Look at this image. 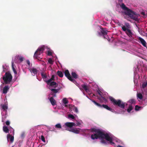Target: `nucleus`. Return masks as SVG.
Returning <instances> with one entry per match:
<instances>
[{
	"label": "nucleus",
	"mask_w": 147,
	"mask_h": 147,
	"mask_svg": "<svg viewBox=\"0 0 147 147\" xmlns=\"http://www.w3.org/2000/svg\"><path fill=\"white\" fill-rule=\"evenodd\" d=\"M57 75L60 77L62 78L63 75L62 72L60 71H58L57 73Z\"/></svg>",
	"instance_id": "nucleus-27"
},
{
	"label": "nucleus",
	"mask_w": 147,
	"mask_h": 147,
	"mask_svg": "<svg viewBox=\"0 0 147 147\" xmlns=\"http://www.w3.org/2000/svg\"><path fill=\"white\" fill-rule=\"evenodd\" d=\"M1 109L3 110V111H6L8 108V104L5 103L4 104H1L0 105Z\"/></svg>",
	"instance_id": "nucleus-12"
},
{
	"label": "nucleus",
	"mask_w": 147,
	"mask_h": 147,
	"mask_svg": "<svg viewBox=\"0 0 147 147\" xmlns=\"http://www.w3.org/2000/svg\"><path fill=\"white\" fill-rule=\"evenodd\" d=\"M5 123L7 125H9L10 124V122L8 120L5 122Z\"/></svg>",
	"instance_id": "nucleus-45"
},
{
	"label": "nucleus",
	"mask_w": 147,
	"mask_h": 147,
	"mask_svg": "<svg viewBox=\"0 0 147 147\" xmlns=\"http://www.w3.org/2000/svg\"><path fill=\"white\" fill-rule=\"evenodd\" d=\"M137 97L140 99H142L143 98V96L142 94L139 93L137 94Z\"/></svg>",
	"instance_id": "nucleus-32"
},
{
	"label": "nucleus",
	"mask_w": 147,
	"mask_h": 147,
	"mask_svg": "<svg viewBox=\"0 0 147 147\" xmlns=\"http://www.w3.org/2000/svg\"><path fill=\"white\" fill-rule=\"evenodd\" d=\"M9 89V87L8 86H5L3 89V93L4 94H6Z\"/></svg>",
	"instance_id": "nucleus-19"
},
{
	"label": "nucleus",
	"mask_w": 147,
	"mask_h": 147,
	"mask_svg": "<svg viewBox=\"0 0 147 147\" xmlns=\"http://www.w3.org/2000/svg\"><path fill=\"white\" fill-rule=\"evenodd\" d=\"M82 87L86 92H87L88 90V87L86 85H83L82 86Z\"/></svg>",
	"instance_id": "nucleus-30"
},
{
	"label": "nucleus",
	"mask_w": 147,
	"mask_h": 147,
	"mask_svg": "<svg viewBox=\"0 0 147 147\" xmlns=\"http://www.w3.org/2000/svg\"><path fill=\"white\" fill-rule=\"evenodd\" d=\"M77 125L78 126L80 125V123L78 122L77 123Z\"/></svg>",
	"instance_id": "nucleus-53"
},
{
	"label": "nucleus",
	"mask_w": 147,
	"mask_h": 147,
	"mask_svg": "<svg viewBox=\"0 0 147 147\" xmlns=\"http://www.w3.org/2000/svg\"><path fill=\"white\" fill-rule=\"evenodd\" d=\"M48 62L51 64H53V61L51 58H49L48 60Z\"/></svg>",
	"instance_id": "nucleus-38"
},
{
	"label": "nucleus",
	"mask_w": 147,
	"mask_h": 147,
	"mask_svg": "<svg viewBox=\"0 0 147 147\" xmlns=\"http://www.w3.org/2000/svg\"><path fill=\"white\" fill-rule=\"evenodd\" d=\"M128 102L131 104L130 105L132 104H136V100L134 98H131L128 101Z\"/></svg>",
	"instance_id": "nucleus-22"
},
{
	"label": "nucleus",
	"mask_w": 147,
	"mask_h": 147,
	"mask_svg": "<svg viewBox=\"0 0 147 147\" xmlns=\"http://www.w3.org/2000/svg\"><path fill=\"white\" fill-rule=\"evenodd\" d=\"M52 52L50 51H48V55L49 56H51L52 55Z\"/></svg>",
	"instance_id": "nucleus-43"
},
{
	"label": "nucleus",
	"mask_w": 147,
	"mask_h": 147,
	"mask_svg": "<svg viewBox=\"0 0 147 147\" xmlns=\"http://www.w3.org/2000/svg\"><path fill=\"white\" fill-rule=\"evenodd\" d=\"M68 116L69 118H70L72 119H74L75 118L74 116L71 114L69 115Z\"/></svg>",
	"instance_id": "nucleus-36"
},
{
	"label": "nucleus",
	"mask_w": 147,
	"mask_h": 147,
	"mask_svg": "<svg viewBox=\"0 0 147 147\" xmlns=\"http://www.w3.org/2000/svg\"><path fill=\"white\" fill-rule=\"evenodd\" d=\"M140 107H139L138 105H136L135 106V109L136 111H138Z\"/></svg>",
	"instance_id": "nucleus-39"
},
{
	"label": "nucleus",
	"mask_w": 147,
	"mask_h": 147,
	"mask_svg": "<svg viewBox=\"0 0 147 147\" xmlns=\"http://www.w3.org/2000/svg\"><path fill=\"white\" fill-rule=\"evenodd\" d=\"M98 35L100 36H101L102 35V34L101 33V32H98Z\"/></svg>",
	"instance_id": "nucleus-51"
},
{
	"label": "nucleus",
	"mask_w": 147,
	"mask_h": 147,
	"mask_svg": "<svg viewBox=\"0 0 147 147\" xmlns=\"http://www.w3.org/2000/svg\"><path fill=\"white\" fill-rule=\"evenodd\" d=\"M97 92L98 94L101 96V97L99 98H98V99L100 100H101L102 99L104 100H106L105 97L102 96L103 93L100 90H97Z\"/></svg>",
	"instance_id": "nucleus-17"
},
{
	"label": "nucleus",
	"mask_w": 147,
	"mask_h": 147,
	"mask_svg": "<svg viewBox=\"0 0 147 147\" xmlns=\"http://www.w3.org/2000/svg\"><path fill=\"white\" fill-rule=\"evenodd\" d=\"M6 118V117L5 116L4 117H2V122H4L5 121Z\"/></svg>",
	"instance_id": "nucleus-46"
},
{
	"label": "nucleus",
	"mask_w": 147,
	"mask_h": 147,
	"mask_svg": "<svg viewBox=\"0 0 147 147\" xmlns=\"http://www.w3.org/2000/svg\"><path fill=\"white\" fill-rule=\"evenodd\" d=\"M54 77L55 76L54 75L52 76L51 78L46 82L47 84L49 85L50 83L51 82L52 80H54Z\"/></svg>",
	"instance_id": "nucleus-24"
},
{
	"label": "nucleus",
	"mask_w": 147,
	"mask_h": 147,
	"mask_svg": "<svg viewBox=\"0 0 147 147\" xmlns=\"http://www.w3.org/2000/svg\"><path fill=\"white\" fill-rule=\"evenodd\" d=\"M65 76L69 79L71 78V77L68 70H66L64 72Z\"/></svg>",
	"instance_id": "nucleus-14"
},
{
	"label": "nucleus",
	"mask_w": 147,
	"mask_h": 147,
	"mask_svg": "<svg viewBox=\"0 0 147 147\" xmlns=\"http://www.w3.org/2000/svg\"><path fill=\"white\" fill-rule=\"evenodd\" d=\"M122 28L123 30L125 32L127 30L129 29L127 28L125 26L123 25V26L122 27Z\"/></svg>",
	"instance_id": "nucleus-34"
},
{
	"label": "nucleus",
	"mask_w": 147,
	"mask_h": 147,
	"mask_svg": "<svg viewBox=\"0 0 147 147\" xmlns=\"http://www.w3.org/2000/svg\"><path fill=\"white\" fill-rule=\"evenodd\" d=\"M11 129H12V131L13 133V135H14V129L11 127H10V128L8 129V127L7 126H5V125L3 127V131L5 133H9V130H11ZM12 131L11 130V131Z\"/></svg>",
	"instance_id": "nucleus-7"
},
{
	"label": "nucleus",
	"mask_w": 147,
	"mask_h": 147,
	"mask_svg": "<svg viewBox=\"0 0 147 147\" xmlns=\"http://www.w3.org/2000/svg\"><path fill=\"white\" fill-rule=\"evenodd\" d=\"M75 123L74 122H66L65 124V128L66 129V128H68V127H69L71 128L73 126H75Z\"/></svg>",
	"instance_id": "nucleus-11"
},
{
	"label": "nucleus",
	"mask_w": 147,
	"mask_h": 147,
	"mask_svg": "<svg viewBox=\"0 0 147 147\" xmlns=\"http://www.w3.org/2000/svg\"><path fill=\"white\" fill-rule=\"evenodd\" d=\"M91 131L95 132L96 134H92L91 138L92 140L97 139L98 138H103V136H104L105 140L108 141H109L111 145L115 146V144L113 142L112 137L110 136L107 133L105 134L103 131L100 129H96L95 128H92L90 129Z\"/></svg>",
	"instance_id": "nucleus-1"
},
{
	"label": "nucleus",
	"mask_w": 147,
	"mask_h": 147,
	"mask_svg": "<svg viewBox=\"0 0 147 147\" xmlns=\"http://www.w3.org/2000/svg\"><path fill=\"white\" fill-rule=\"evenodd\" d=\"M133 109V107L131 105H129V106L128 108L127 109V112L129 113Z\"/></svg>",
	"instance_id": "nucleus-25"
},
{
	"label": "nucleus",
	"mask_w": 147,
	"mask_h": 147,
	"mask_svg": "<svg viewBox=\"0 0 147 147\" xmlns=\"http://www.w3.org/2000/svg\"><path fill=\"white\" fill-rule=\"evenodd\" d=\"M51 90L53 92V93H56L60 89H56L54 88L51 89Z\"/></svg>",
	"instance_id": "nucleus-28"
},
{
	"label": "nucleus",
	"mask_w": 147,
	"mask_h": 147,
	"mask_svg": "<svg viewBox=\"0 0 147 147\" xmlns=\"http://www.w3.org/2000/svg\"><path fill=\"white\" fill-rule=\"evenodd\" d=\"M7 138L8 140L10 139L11 142H13L14 138L13 136H12L10 134H7Z\"/></svg>",
	"instance_id": "nucleus-20"
},
{
	"label": "nucleus",
	"mask_w": 147,
	"mask_h": 147,
	"mask_svg": "<svg viewBox=\"0 0 147 147\" xmlns=\"http://www.w3.org/2000/svg\"><path fill=\"white\" fill-rule=\"evenodd\" d=\"M71 76L73 78L76 79L78 78V76L74 72H72L71 73Z\"/></svg>",
	"instance_id": "nucleus-23"
},
{
	"label": "nucleus",
	"mask_w": 147,
	"mask_h": 147,
	"mask_svg": "<svg viewBox=\"0 0 147 147\" xmlns=\"http://www.w3.org/2000/svg\"><path fill=\"white\" fill-rule=\"evenodd\" d=\"M125 33L130 38L132 37L133 36V34L129 29L127 30L126 31Z\"/></svg>",
	"instance_id": "nucleus-13"
},
{
	"label": "nucleus",
	"mask_w": 147,
	"mask_h": 147,
	"mask_svg": "<svg viewBox=\"0 0 147 147\" xmlns=\"http://www.w3.org/2000/svg\"><path fill=\"white\" fill-rule=\"evenodd\" d=\"M63 103L65 104H66L68 103V101L66 98H64L63 100Z\"/></svg>",
	"instance_id": "nucleus-37"
},
{
	"label": "nucleus",
	"mask_w": 147,
	"mask_h": 147,
	"mask_svg": "<svg viewBox=\"0 0 147 147\" xmlns=\"http://www.w3.org/2000/svg\"><path fill=\"white\" fill-rule=\"evenodd\" d=\"M11 63H12V69L13 70V71L15 74H17V72L14 67V62H13V61H12Z\"/></svg>",
	"instance_id": "nucleus-26"
},
{
	"label": "nucleus",
	"mask_w": 147,
	"mask_h": 147,
	"mask_svg": "<svg viewBox=\"0 0 147 147\" xmlns=\"http://www.w3.org/2000/svg\"><path fill=\"white\" fill-rule=\"evenodd\" d=\"M31 69L32 72L34 74H36L37 73V70L36 68H32Z\"/></svg>",
	"instance_id": "nucleus-29"
},
{
	"label": "nucleus",
	"mask_w": 147,
	"mask_h": 147,
	"mask_svg": "<svg viewBox=\"0 0 147 147\" xmlns=\"http://www.w3.org/2000/svg\"><path fill=\"white\" fill-rule=\"evenodd\" d=\"M80 129L76 128H72L70 129L66 128V130L72 132L76 134H78L80 132Z\"/></svg>",
	"instance_id": "nucleus-10"
},
{
	"label": "nucleus",
	"mask_w": 147,
	"mask_h": 147,
	"mask_svg": "<svg viewBox=\"0 0 147 147\" xmlns=\"http://www.w3.org/2000/svg\"><path fill=\"white\" fill-rule=\"evenodd\" d=\"M42 59V58H40V57H39L38 56V58L36 59H37L38 61H41L40 59Z\"/></svg>",
	"instance_id": "nucleus-52"
},
{
	"label": "nucleus",
	"mask_w": 147,
	"mask_h": 147,
	"mask_svg": "<svg viewBox=\"0 0 147 147\" xmlns=\"http://www.w3.org/2000/svg\"><path fill=\"white\" fill-rule=\"evenodd\" d=\"M118 25H119V26H121V27L123 26V25L121 23H118Z\"/></svg>",
	"instance_id": "nucleus-48"
},
{
	"label": "nucleus",
	"mask_w": 147,
	"mask_h": 147,
	"mask_svg": "<svg viewBox=\"0 0 147 147\" xmlns=\"http://www.w3.org/2000/svg\"><path fill=\"white\" fill-rule=\"evenodd\" d=\"M2 78L5 84H10L11 82L12 76L10 72H7L5 73Z\"/></svg>",
	"instance_id": "nucleus-4"
},
{
	"label": "nucleus",
	"mask_w": 147,
	"mask_h": 147,
	"mask_svg": "<svg viewBox=\"0 0 147 147\" xmlns=\"http://www.w3.org/2000/svg\"><path fill=\"white\" fill-rule=\"evenodd\" d=\"M92 101L97 106L99 107H103L104 108L106 109L107 110L113 112L112 111L113 110L111 108L109 107L107 105L103 104L102 105H101L100 104L97 103L94 100H92Z\"/></svg>",
	"instance_id": "nucleus-6"
},
{
	"label": "nucleus",
	"mask_w": 147,
	"mask_h": 147,
	"mask_svg": "<svg viewBox=\"0 0 147 147\" xmlns=\"http://www.w3.org/2000/svg\"><path fill=\"white\" fill-rule=\"evenodd\" d=\"M69 80H70V81H71L73 83H74L75 84V83H76V82L75 80L73 79L72 77L71 78H70V79H69Z\"/></svg>",
	"instance_id": "nucleus-41"
},
{
	"label": "nucleus",
	"mask_w": 147,
	"mask_h": 147,
	"mask_svg": "<svg viewBox=\"0 0 147 147\" xmlns=\"http://www.w3.org/2000/svg\"><path fill=\"white\" fill-rule=\"evenodd\" d=\"M110 100L113 105L117 106L122 109L125 108V103L122 101L121 100L119 99L116 100L112 97L110 98Z\"/></svg>",
	"instance_id": "nucleus-3"
},
{
	"label": "nucleus",
	"mask_w": 147,
	"mask_h": 147,
	"mask_svg": "<svg viewBox=\"0 0 147 147\" xmlns=\"http://www.w3.org/2000/svg\"><path fill=\"white\" fill-rule=\"evenodd\" d=\"M41 75L42 77V78H43L45 79L47 78V76L46 74L44 73V72H42L41 73Z\"/></svg>",
	"instance_id": "nucleus-35"
},
{
	"label": "nucleus",
	"mask_w": 147,
	"mask_h": 147,
	"mask_svg": "<svg viewBox=\"0 0 147 147\" xmlns=\"http://www.w3.org/2000/svg\"><path fill=\"white\" fill-rule=\"evenodd\" d=\"M49 100L53 106H54L56 105V100L54 99L53 97H51L49 99Z\"/></svg>",
	"instance_id": "nucleus-18"
},
{
	"label": "nucleus",
	"mask_w": 147,
	"mask_h": 147,
	"mask_svg": "<svg viewBox=\"0 0 147 147\" xmlns=\"http://www.w3.org/2000/svg\"><path fill=\"white\" fill-rule=\"evenodd\" d=\"M147 85V81L146 82H144L142 84V87L143 88H144Z\"/></svg>",
	"instance_id": "nucleus-33"
},
{
	"label": "nucleus",
	"mask_w": 147,
	"mask_h": 147,
	"mask_svg": "<svg viewBox=\"0 0 147 147\" xmlns=\"http://www.w3.org/2000/svg\"><path fill=\"white\" fill-rule=\"evenodd\" d=\"M41 146H38V147H41Z\"/></svg>",
	"instance_id": "nucleus-56"
},
{
	"label": "nucleus",
	"mask_w": 147,
	"mask_h": 147,
	"mask_svg": "<svg viewBox=\"0 0 147 147\" xmlns=\"http://www.w3.org/2000/svg\"><path fill=\"white\" fill-rule=\"evenodd\" d=\"M51 94L54 97H56V95L55 94H54V93H51Z\"/></svg>",
	"instance_id": "nucleus-50"
},
{
	"label": "nucleus",
	"mask_w": 147,
	"mask_h": 147,
	"mask_svg": "<svg viewBox=\"0 0 147 147\" xmlns=\"http://www.w3.org/2000/svg\"><path fill=\"white\" fill-rule=\"evenodd\" d=\"M55 127L56 128L58 129H61V126L60 124L58 123L55 125Z\"/></svg>",
	"instance_id": "nucleus-31"
},
{
	"label": "nucleus",
	"mask_w": 147,
	"mask_h": 147,
	"mask_svg": "<svg viewBox=\"0 0 147 147\" xmlns=\"http://www.w3.org/2000/svg\"><path fill=\"white\" fill-rule=\"evenodd\" d=\"M44 50V47H43L38 48L35 52L34 57L35 59H37L38 56L42 54Z\"/></svg>",
	"instance_id": "nucleus-5"
},
{
	"label": "nucleus",
	"mask_w": 147,
	"mask_h": 147,
	"mask_svg": "<svg viewBox=\"0 0 147 147\" xmlns=\"http://www.w3.org/2000/svg\"><path fill=\"white\" fill-rule=\"evenodd\" d=\"M109 32L107 30L105 29L102 28L101 31V32L102 34V36L104 38L107 39L109 38L107 34V32Z\"/></svg>",
	"instance_id": "nucleus-8"
},
{
	"label": "nucleus",
	"mask_w": 147,
	"mask_h": 147,
	"mask_svg": "<svg viewBox=\"0 0 147 147\" xmlns=\"http://www.w3.org/2000/svg\"><path fill=\"white\" fill-rule=\"evenodd\" d=\"M121 7L124 10V13L125 15L128 16L131 19L135 21L138 20V17L136 16V13L128 8L124 3H122Z\"/></svg>",
	"instance_id": "nucleus-2"
},
{
	"label": "nucleus",
	"mask_w": 147,
	"mask_h": 147,
	"mask_svg": "<svg viewBox=\"0 0 147 147\" xmlns=\"http://www.w3.org/2000/svg\"><path fill=\"white\" fill-rule=\"evenodd\" d=\"M100 138L101 139L100 142L104 144H105V145H107V144H110V143L109 141H108L109 142H108L106 140H105L104 139H105V137L104 136H103V138Z\"/></svg>",
	"instance_id": "nucleus-15"
},
{
	"label": "nucleus",
	"mask_w": 147,
	"mask_h": 147,
	"mask_svg": "<svg viewBox=\"0 0 147 147\" xmlns=\"http://www.w3.org/2000/svg\"><path fill=\"white\" fill-rule=\"evenodd\" d=\"M142 14L143 15H145V13H144V12H142Z\"/></svg>",
	"instance_id": "nucleus-55"
},
{
	"label": "nucleus",
	"mask_w": 147,
	"mask_h": 147,
	"mask_svg": "<svg viewBox=\"0 0 147 147\" xmlns=\"http://www.w3.org/2000/svg\"><path fill=\"white\" fill-rule=\"evenodd\" d=\"M125 26L128 28L129 29L130 28V26L129 24L128 23H125Z\"/></svg>",
	"instance_id": "nucleus-40"
},
{
	"label": "nucleus",
	"mask_w": 147,
	"mask_h": 147,
	"mask_svg": "<svg viewBox=\"0 0 147 147\" xmlns=\"http://www.w3.org/2000/svg\"><path fill=\"white\" fill-rule=\"evenodd\" d=\"M136 26L137 27V28L138 29V31H139L140 30L139 28L137 26V25H136Z\"/></svg>",
	"instance_id": "nucleus-54"
},
{
	"label": "nucleus",
	"mask_w": 147,
	"mask_h": 147,
	"mask_svg": "<svg viewBox=\"0 0 147 147\" xmlns=\"http://www.w3.org/2000/svg\"><path fill=\"white\" fill-rule=\"evenodd\" d=\"M49 85H50L51 86H53V87L54 88L57 87L58 85V84H57L55 82H51L50 83Z\"/></svg>",
	"instance_id": "nucleus-21"
},
{
	"label": "nucleus",
	"mask_w": 147,
	"mask_h": 147,
	"mask_svg": "<svg viewBox=\"0 0 147 147\" xmlns=\"http://www.w3.org/2000/svg\"><path fill=\"white\" fill-rule=\"evenodd\" d=\"M138 40L140 41V42L141 43L142 45L144 47H146V42L145 41V40L143 39L142 38L139 37L138 38Z\"/></svg>",
	"instance_id": "nucleus-16"
},
{
	"label": "nucleus",
	"mask_w": 147,
	"mask_h": 147,
	"mask_svg": "<svg viewBox=\"0 0 147 147\" xmlns=\"http://www.w3.org/2000/svg\"><path fill=\"white\" fill-rule=\"evenodd\" d=\"M26 62L27 63V64L29 66H30V61L28 60H27L26 61Z\"/></svg>",
	"instance_id": "nucleus-49"
},
{
	"label": "nucleus",
	"mask_w": 147,
	"mask_h": 147,
	"mask_svg": "<svg viewBox=\"0 0 147 147\" xmlns=\"http://www.w3.org/2000/svg\"><path fill=\"white\" fill-rule=\"evenodd\" d=\"M24 58L23 57L17 55L15 57V59L13 61L14 62V63H17L18 62V61H20V62H22L24 60Z\"/></svg>",
	"instance_id": "nucleus-9"
},
{
	"label": "nucleus",
	"mask_w": 147,
	"mask_h": 147,
	"mask_svg": "<svg viewBox=\"0 0 147 147\" xmlns=\"http://www.w3.org/2000/svg\"><path fill=\"white\" fill-rule=\"evenodd\" d=\"M24 136H25V134L23 132V133H22L21 134V138H24Z\"/></svg>",
	"instance_id": "nucleus-47"
},
{
	"label": "nucleus",
	"mask_w": 147,
	"mask_h": 147,
	"mask_svg": "<svg viewBox=\"0 0 147 147\" xmlns=\"http://www.w3.org/2000/svg\"><path fill=\"white\" fill-rule=\"evenodd\" d=\"M74 111L75 112L77 113L78 112V109L76 107H75L74 109Z\"/></svg>",
	"instance_id": "nucleus-44"
},
{
	"label": "nucleus",
	"mask_w": 147,
	"mask_h": 147,
	"mask_svg": "<svg viewBox=\"0 0 147 147\" xmlns=\"http://www.w3.org/2000/svg\"><path fill=\"white\" fill-rule=\"evenodd\" d=\"M41 139L43 142H45V138L44 136H43L42 135L41 136Z\"/></svg>",
	"instance_id": "nucleus-42"
}]
</instances>
